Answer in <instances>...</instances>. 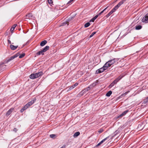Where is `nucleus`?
Here are the masks:
<instances>
[{
  "label": "nucleus",
  "mask_w": 148,
  "mask_h": 148,
  "mask_svg": "<svg viewBox=\"0 0 148 148\" xmlns=\"http://www.w3.org/2000/svg\"><path fill=\"white\" fill-rule=\"evenodd\" d=\"M107 69V68L104 67V66H103L102 67L96 70V71L95 73L96 74H98V73H101L103 72L104 71H105Z\"/></svg>",
  "instance_id": "obj_5"
},
{
  "label": "nucleus",
  "mask_w": 148,
  "mask_h": 148,
  "mask_svg": "<svg viewBox=\"0 0 148 148\" xmlns=\"http://www.w3.org/2000/svg\"><path fill=\"white\" fill-rule=\"evenodd\" d=\"M8 42L9 43H10V44L11 43V42L10 40H8Z\"/></svg>",
  "instance_id": "obj_44"
},
{
  "label": "nucleus",
  "mask_w": 148,
  "mask_h": 148,
  "mask_svg": "<svg viewBox=\"0 0 148 148\" xmlns=\"http://www.w3.org/2000/svg\"><path fill=\"white\" fill-rule=\"evenodd\" d=\"M119 60V58H114L112 60H109L104 65V67L108 68L113 64H117L118 63Z\"/></svg>",
  "instance_id": "obj_1"
},
{
  "label": "nucleus",
  "mask_w": 148,
  "mask_h": 148,
  "mask_svg": "<svg viewBox=\"0 0 148 148\" xmlns=\"http://www.w3.org/2000/svg\"><path fill=\"white\" fill-rule=\"evenodd\" d=\"M13 131L15 132H16L17 131V129L16 128H14L13 130Z\"/></svg>",
  "instance_id": "obj_43"
},
{
  "label": "nucleus",
  "mask_w": 148,
  "mask_h": 148,
  "mask_svg": "<svg viewBox=\"0 0 148 148\" xmlns=\"http://www.w3.org/2000/svg\"><path fill=\"white\" fill-rule=\"evenodd\" d=\"M108 7H106V8L104 9L103 10H102L98 14H99V15H100L101 14H102L107 9Z\"/></svg>",
  "instance_id": "obj_28"
},
{
  "label": "nucleus",
  "mask_w": 148,
  "mask_h": 148,
  "mask_svg": "<svg viewBox=\"0 0 148 148\" xmlns=\"http://www.w3.org/2000/svg\"><path fill=\"white\" fill-rule=\"evenodd\" d=\"M103 129H100L98 131V132L99 133H102V132H103Z\"/></svg>",
  "instance_id": "obj_31"
},
{
  "label": "nucleus",
  "mask_w": 148,
  "mask_h": 148,
  "mask_svg": "<svg viewBox=\"0 0 148 148\" xmlns=\"http://www.w3.org/2000/svg\"><path fill=\"white\" fill-rule=\"evenodd\" d=\"M88 91L86 88L84 89V90H83L82 92H81L80 93H82V94H83L84 93H86Z\"/></svg>",
  "instance_id": "obj_23"
},
{
  "label": "nucleus",
  "mask_w": 148,
  "mask_h": 148,
  "mask_svg": "<svg viewBox=\"0 0 148 148\" xmlns=\"http://www.w3.org/2000/svg\"><path fill=\"white\" fill-rule=\"evenodd\" d=\"M96 33V32H93L90 36V38L92 37Z\"/></svg>",
  "instance_id": "obj_29"
},
{
  "label": "nucleus",
  "mask_w": 148,
  "mask_h": 148,
  "mask_svg": "<svg viewBox=\"0 0 148 148\" xmlns=\"http://www.w3.org/2000/svg\"><path fill=\"white\" fill-rule=\"evenodd\" d=\"M73 1H71V0H70L69 1L68 3H67V4H69L71 2H72Z\"/></svg>",
  "instance_id": "obj_42"
},
{
  "label": "nucleus",
  "mask_w": 148,
  "mask_h": 148,
  "mask_svg": "<svg viewBox=\"0 0 148 148\" xmlns=\"http://www.w3.org/2000/svg\"><path fill=\"white\" fill-rule=\"evenodd\" d=\"M19 55V53H17L16 54L12 56L8 60V62H9L11 60H13L14 58L18 57Z\"/></svg>",
  "instance_id": "obj_7"
},
{
  "label": "nucleus",
  "mask_w": 148,
  "mask_h": 148,
  "mask_svg": "<svg viewBox=\"0 0 148 148\" xmlns=\"http://www.w3.org/2000/svg\"><path fill=\"white\" fill-rule=\"evenodd\" d=\"M148 103V97L143 101L142 104H145Z\"/></svg>",
  "instance_id": "obj_20"
},
{
  "label": "nucleus",
  "mask_w": 148,
  "mask_h": 148,
  "mask_svg": "<svg viewBox=\"0 0 148 148\" xmlns=\"http://www.w3.org/2000/svg\"><path fill=\"white\" fill-rule=\"evenodd\" d=\"M18 46H14L12 45H11L10 46V49L12 50H14L16 49L18 47Z\"/></svg>",
  "instance_id": "obj_11"
},
{
  "label": "nucleus",
  "mask_w": 148,
  "mask_h": 148,
  "mask_svg": "<svg viewBox=\"0 0 148 148\" xmlns=\"http://www.w3.org/2000/svg\"><path fill=\"white\" fill-rule=\"evenodd\" d=\"M26 16L27 18L30 19L32 18L33 16L32 14L29 13L27 14Z\"/></svg>",
  "instance_id": "obj_15"
},
{
  "label": "nucleus",
  "mask_w": 148,
  "mask_h": 148,
  "mask_svg": "<svg viewBox=\"0 0 148 148\" xmlns=\"http://www.w3.org/2000/svg\"><path fill=\"white\" fill-rule=\"evenodd\" d=\"M126 0H122L117 5L119 7Z\"/></svg>",
  "instance_id": "obj_18"
},
{
  "label": "nucleus",
  "mask_w": 148,
  "mask_h": 148,
  "mask_svg": "<svg viewBox=\"0 0 148 148\" xmlns=\"http://www.w3.org/2000/svg\"><path fill=\"white\" fill-rule=\"evenodd\" d=\"M94 19H93V18H92L90 21V22H93L94 21Z\"/></svg>",
  "instance_id": "obj_41"
},
{
  "label": "nucleus",
  "mask_w": 148,
  "mask_h": 148,
  "mask_svg": "<svg viewBox=\"0 0 148 148\" xmlns=\"http://www.w3.org/2000/svg\"><path fill=\"white\" fill-rule=\"evenodd\" d=\"M47 43V41L46 40H44L42 42L40 43V45L41 46H43L45 45Z\"/></svg>",
  "instance_id": "obj_16"
},
{
  "label": "nucleus",
  "mask_w": 148,
  "mask_h": 148,
  "mask_svg": "<svg viewBox=\"0 0 148 148\" xmlns=\"http://www.w3.org/2000/svg\"><path fill=\"white\" fill-rule=\"evenodd\" d=\"M43 73L42 72H39L36 73H32L29 76V77L31 79H34L39 77L42 75Z\"/></svg>",
  "instance_id": "obj_3"
},
{
  "label": "nucleus",
  "mask_w": 148,
  "mask_h": 148,
  "mask_svg": "<svg viewBox=\"0 0 148 148\" xmlns=\"http://www.w3.org/2000/svg\"><path fill=\"white\" fill-rule=\"evenodd\" d=\"M49 46H46L44 48H43L41 51L37 52L36 54L37 56H38L41 54L43 55H44V53L46 52L49 49Z\"/></svg>",
  "instance_id": "obj_4"
},
{
  "label": "nucleus",
  "mask_w": 148,
  "mask_h": 148,
  "mask_svg": "<svg viewBox=\"0 0 148 148\" xmlns=\"http://www.w3.org/2000/svg\"><path fill=\"white\" fill-rule=\"evenodd\" d=\"M97 84V82H95L92 84L91 85H90V86H91V88H92L93 87L95 86Z\"/></svg>",
  "instance_id": "obj_24"
},
{
  "label": "nucleus",
  "mask_w": 148,
  "mask_h": 148,
  "mask_svg": "<svg viewBox=\"0 0 148 148\" xmlns=\"http://www.w3.org/2000/svg\"><path fill=\"white\" fill-rule=\"evenodd\" d=\"M80 133L79 132H75L73 135V136L74 138H76L78 136H79L80 135Z\"/></svg>",
  "instance_id": "obj_17"
},
{
  "label": "nucleus",
  "mask_w": 148,
  "mask_h": 148,
  "mask_svg": "<svg viewBox=\"0 0 148 148\" xmlns=\"http://www.w3.org/2000/svg\"><path fill=\"white\" fill-rule=\"evenodd\" d=\"M17 26V24H15L13 25L12 27L10 29V31L11 32H12L13 30H14L15 28L16 27V26Z\"/></svg>",
  "instance_id": "obj_19"
},
{
  "label": "nucleus",
  "mask_w": 148,
  "mask_h": 148,
  "mask_svg": "<svg viewBox=\"0 0 148 148\" xmlns=\"http://www.w3.org/2000/svg\"><path fill=\"white\" fill-rule=\"evenodd\" d=\"M36 99H33V100H32L30 102H28V103H27L26 105L28 106V107L29 108V107L30 106L32 105L34 103V102L36 101Z\"/></svg>",
  "instance_id": "obj_9"
},
{
  "label": "nucleus",
  "mask_w": 148,
  "mask_h": 148,
  "mask_svg": "<svg viewBox=\"0 0 148 148\" xmlns=\"http://www.w3.org/2000/svg\"><path fill=\"white\" fill-rule=\"evenodd\" d=\"M25 56V54L24 53H23L21 54L19 56V58H23V57H24V56Z\"/></svg>",
  "instance_id": "obj_27"
},
{
  "label": "nucleus",
  "mask_w": 148,
  "mask_h": 148,
  "mask_svg": "<svg viewBox=\"0 0 148 148\" xmlns=\"http://www.w3.org/2000/svg\"><path fill=\"white\" fill-rule=\"evenodd\" d=\"M78 83H75L73 85L75 87V86H77L78 85Z\"/></svg>",
  "instance_id": "obj_39"
},
{
  "label": "nucleus",
  "mask_w": 148,
  "mask_h": 148,
  "mask_svg": "<svg viewBox=\"0 0 148 148\" xmlns=\"http://www.w3.org/2000/svg\"><path fill=\"white\" fill-rule=\"evenodd\" d=\"M56 135L54 134H51L50 135V137L51 138H54V137L56 136Z\"/></svg>",
  "instance_id": "obj_30"
},
{
  "label": "nucleus",
  "mask_w": 148,
  "mask_h": 148,
  "mask_svg": "<svg viewBox=\"0 0 148 148\" xmlns=\"http://www.w3.org/2000/svg\"><path fill=\"white\" fill-rule=\"evenodd\" d=\"M75 88V87L73 85H72V86H70V88H69V89L70 90H71V89H73V88Z\"/></svg>",
  "instance_id": "obj_34"
},
{
  "label": "nucleus",
  "mask_w": 148,
  "mask_h": 148,
  "mask_svg": "<svg viewBox=\"0 0 148 148\" xmlns=\"http://www.w3.org/2000/svg\"><path fill=\"white\" fill-rule=\"evenodd\" d=\"M48 2L49 4H51L52 3L53 1L52 0H48Z\"/></svg>",
  "instance_id": "obj_35"
},
{
  "label": "nucleus",
  "mask_w": 148,
  "mask_h": 148,
  "mask_svg": "<svg viewBox=\"0 0 148 148\" xmlns=\"http://www.w3.org/2000/svg\"><path fill=\"white\" fill-rule=\"evenodd\" d=\"M113 13V12L111 11H110V12L106 15V16L107 17H108L110 15H111Z\"/></svg>",
  "instance_id": "obj_26"
},
{
  "label": "nucleus",
  "mask_w": 148,
  "mask_h": 148,
  "mask_svg": "<svg viewBox=\"0 0 148 148\" xmlns=\"http://www.w3.org/2000/svg\"><path fill=\"white\" fill-rule=\"evenodd\" d=\"M5 66L3 64H0V69H1V68H2L4 66Z\"/></svg>",
  "instance_id": "obj_33"
},
{
  "label": "nucleus",
  "mask_w": 148,
  "mask_h": 148,
  "mask_svg": "<svg viewBox=\"0 0 148 148\" xmlns=\"http://www.w3.org/2000/svg\"><path fill=\"white\" fill-rule=\"evenodd\" d=\"M125 76V75L121 74L109 86V88H111L113 87L115 84L120 79H121Z\"/></svg>",
  "instance_id": "obj_2"
},
{
  "label": "nucleus",
  "mask_w": 148,
  "mask_h": 148,
  "mask_svg": "<svg viewBox=\"0 0 148 148\" xmlns=\"http://www.w3.org/2000/svg\"><path fill=\"white\" fill-rule=\"evenodd\" d=\"M65 147H66L64 145L62 147H61L60 148H65Z\"/></svg>",
  "instance_id": "obj_45"
},
{
  "label": "nucleus",
  "mask_w": 148,
  "mask_h": 148,
  "mask_svg": "<svg viewBox=\"0 0 148 148\" xmlns=\"http://www.w3.org/2000/svg\"><path fill=\"white\" fill-rule=\"evenodd\" d=\"M112 94V92L111 91H109L106 94V96L107 97H109Z\"/></svg>",
  "instance_id": "obj_22"
},
{
  "label": "nucleus",
  "mask_w": 148,
  "mask_h": 148,
  "mask_svg": "<svg viewBox=\"0 0 148 148\" xmlns=\"http://www.w3.org/2000/svg\"><path fill=\"white\" fill-rule=\"evenodd\" d=\"M14 110V108H10L6 112V115L7 116H9Z\"/></svg>",
  "instance_id": "obj_8"
},
{
  "label": "nucleus",
  "mask_w": 148,
  "mask_h": 148,
  "mask_svg": "<svg viewBox=\"0 0 148 148\" xmlns=\"http://www.w3.org/2000/svg\"><path fill=\"white\" fill-rule=\"evenodd\" d=\"M90 25V23L89 22H88L86 23L84 25V27H88Z\"/></svg>",
  "instance_id": "obj_25"
},
{
  "label": "nucleus",
  "mask_w": 148,
  "mask_h": 148,
  "mask_svg": "<svg viewBox=\"0 0 148 148\" xmlns=\"http://www.w3.org/2000/svg\"><path fill=\"white\" fill-rule=\"evenodd\" d=\"M92 18H93V19H94V21L96 19H95V18H94V17H93Z\"/></svg>",
  "instance_id": "obj_46"
},
{
  "label": "nucleus",
  "mask_w": 148,
  "mask_h": 148,
  "mask_svg": "<svg viewBox=\"0 0 148 148\" xmlns=\"http://www.w3.org/2000/svg\"><path fill=\"white\" fill-rule=\"evenodd\" d=\"M143 22L147 23L148 22V13L147 14L142 20Z\"/></svg>",
  "instance_id": "obj_6"
},
{
  "label": "nucleus",
  "mask_w": 148,
  "mask_h": 148,
  "mask_svg": "<svg viewBox=\"0 0 148 148\" xmlns=\"http://www.w3.org/2000/svg\"><path fill=\"white\" fill-rule=\"evenodd\" d=\"M69 19L67 20L66 21H65L64 22L62 23L60 26H65L66 24H67V25H69Z\"/></svg>",
  "instance_id": "obj_10"
},
{
  "label": "nucleus",
  "mask_w": 148,
  "mask_h": 148,
  "mask_svg": "<svg viewBox=\"0 0 148 148\" xmlns=\"http://www.w3.org/2000/svg\"><path fill=\"white\" fill-rule=\"evenodd\" d=\"M99 16V14H97L94 17V18L96 19Z\"/></svg>",
  "instance_id": "obj_40"
},
{
  "label": "nucleus",
  "mask_w": 148,
  "mask_h": 148,
  "mask_svg": "<svg viewBox=\"0 0 148 148\" xmlns=\"http://www.w3.org/2000/svg\"><path fill=\"white\" fill-rule=\"evenodd\" d=\"M28 107L26 104L25 105L23 108L20 111L21 112H23L24 110H26L27 109Z\"/></svg>",
  "instance_id": "obj_13"
},
{
  "label": "nucleus",
  "mask_w": 148,
  "mask_h": 148,
  "mask_svg": "<svg viewBox=\"0 0 148 148\" xmlns=\"http://www.w3.org/2000/svg\"><path fill=\"white\" fill-rule=\"evenodd\" d=\"M119 7L117 5H116L114 7V8L116 9V10L119 8Z\"/></svg>",
  "instance_id": "obj_36"
},
{
  "label": "nucleus",
  "mask_w": 148,
  "mask_h": 148,
  "mask_svg": "<svg viewBox=\"0 0 148 148\" xmlns=\"http://www.w3.org/2000/svg\"><path fill=\"white\" fill-rule=\"evenodd\" d=\"M71 1H73L74 0H71Z\"/></svg>",
  "instance_id": "obj_47"
},
{
  "label": "nucleus",
  "mask_w": 148,
  "mask_h": 148,
  "mask_svg": "<svg viewBox=\"0 0 148 148\" xmlns=\"http://www.w3.org/2000/svg\"><path fill=\"white\" fill-rule=\"evenodd\" d=\"M129 92V91L128 92H125V93H124L122 95H123L125 96V95H126L127 94V93H128V92Z\"/></svg>",
  "instance_id": "obj_37"
},
{
  "label": "nucleus",
  "mask_w": 148,
  "mask_h": 148,
  "mask_svg": "<svg viewBox=\"0 0 148 148\" xmlns=\"http://www.w3.org/2000/svg\"><path fill=\"white\" fill-rule=\"evenodd\" d=\"M91 86H89L87 87L86 89L88 91L89 90H90V89L92 88L91 87Z\"/></svg>",
  "instance_id": "obj_32"
},
{
  "label": "nucleus",
  "mask_w": 148,
  "mask_h": 148,
  "mask_svg": "<svg viewBox=\"0 0 148 148\" xmlns=\"http://www.w3.org/2000/svg\"><path fill=\"white\" fill-rule=\"evenodd\" d=\"M109 138V137H107L103 139L102 140L100 143H99L97 145V146H99L101 144H102L107 139Z\"/></svg>",
  "instance_id": "obj_14"
},
{
  "label": "nucleus",
  "mask_w": 148,
  "mask_h": 148,
  "mask_svg": "<svg viewBox=\"0 0 148 148\" xmlns=\"http://www.w3.org/2000/svg\"><path fill=\"white\" fill-rule=\"evenodd\" d=\"M142 28V26L140 25H138L135 27V29L136 30H139L141 29Z\"/></svg>",
  "instance_id": "obj_21"
},
{
  "label": "nucleus",
  "mask_w": 148,
  "mask_h": 148,
  "mask_svg": "<svg viewBox=\"0 0 148 148\" xmlns=\"http://www.w3.org/2000/svg\"><path fill=\"white\" fill-rule=\"evenodd\" d=\"M116 10L114 8L111 11L113 13Z\"/></svg>",
  "instance_id": "obj_38"
},
{
  "label": "nucleus",
  "mask_w": 148,
  "mask_h": 148,
  "mask_svg": "<svg viewBox=\"0 0 148 148\" xmlns=\"http://www.w3.org/2000/svg\"><path fill=\"white\" fill-rule=\"evenodd\" d=\"M129 111L128 110H127L125 111H124L123 113H122L121 115H119L118 117H120L121 116H122L125 115L127 112H128Z\"/></svg>",
  "instance_id": "obj_12"
}]
</instances>
